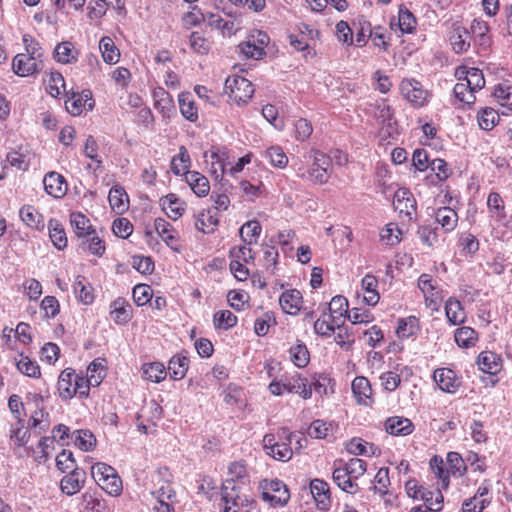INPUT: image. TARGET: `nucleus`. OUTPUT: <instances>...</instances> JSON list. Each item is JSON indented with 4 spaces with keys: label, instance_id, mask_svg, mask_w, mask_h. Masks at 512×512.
Here are the masks:
<instances>
[{
    "label": "nucleus",
    "instance_id": "obj_11",
    "mask_svg": "<svg viewBox=\"0 0 512 512\" xmlns=\"http://www.w3.org/2000/svg\"><path fill=\"white\" fill-rule=\"evenodd\" d=\"M433 379L438 387L446 393L454 394L462 384V379L450 368H437L433 372Z\"/></svg>",
    "mask_w": 512,
    "mask_h": 512
},
{
    "label": "nucleus",
    "instance_id": "obj_58",
    "mask_svg": "<svg viewBox=\"0 0 512 512\" xmlns=\"http://www.w3.org/2000/svg\"><path fill=\"white\" fill-rule=\"evenodd\" d=\"M16 366L20 373L28 377L38 378L41 375L38 363L23 354L16 359Z\"/></svg>",
    "mask_w": 512,
    "mask_h": 512
},
{
    "label": "nucleus",
    "instance_id": "obj_60",
    "mask_svg": "<svg viewBox=\"0 0 512 512\" xmlns=\"http://www.w3.org/2000/svg\"><path fill=\"white\" fill-rule=\"evenodd\" d=\"M402 233L396 223H388L380 232V240L388 246H395L400 243Z\"/></svg>",
    "mask_w": 512,
    "mask_h": 512
},
{
    "label": "nucleus",
    "instance_id": "obj_59",
    "mask_svg": "<svg viewBox=\"0 0 512 512\" xmlns=\"http://www.w3.org/2000/svg\"><path fill=\"white\" fill-rule=\"evenodd\" d=\"M190 166V156L187 149L184 146L179 148V153L175 155L171 160V170L175 175L186 174L187 169Z\"/></svg>",
    "mask_w": 512,
    "mask_h": 512
},
{
    "label": "nucleus",
    "instance_id": "obj_28",
    "mask_svg": "<svg viewBox=\"0 0 512 512\" xmlns=\"http://www.w3.org/2000/svg\"><path fill=\"white\" fill-rule=\"evenodd\" d=\"M332 478L335 484L348 494H356L359 490L356 479L343 470L340 466L334 468Z\"/></svg>",
    "mask_w": 512,
    "mask_h": 512
},
{
    "label": "nucleus",
    "instance_id": "obj_45",
    "mask_svg": "<svg viewBox=\"0 0 512 512\" xmlns=\"http://www.w3.org/2000/svg\"><path fill=\"white\" fill-rule=\"evenodd\" d=\"M49 237L53 245L62 250L67 246V237L63 225L57 219L48 222Z\"/></svg>",
    "mask_w": 512,
    "mask_h": 512
},
{
    "label": "nucleus",
    "instance_id": "obj_23",
    "mask_svg": "<svg viewBox=\"0 0 512 512\" xmlns=\"http://www.w3.org/2000/svg\"><path fill=\"white\" fill-rule=\"evenodd\" d=\"M385 430L392 436H407L413 433L412 421L402 416H392L385 421Z\"/></svg>",
    "mask_w": 512,
    "mask_h": 512
},
{
    "label": "nucleus",
    "instance_id": "obj_29",
    "mask_svg": "<svg viewBox=\"0 0 512 512\" xmlns=\"http://www.w3.org/2000/svg\"><path fill=\"white\" fill-rule=\"evenodd\" d=\"M19 216L23 223L32 229L42 231L45 227L42 214L32 205L22 206L19 210Z\"/></svg>",
    "mask_w": 512,
    "mask_h": 512
},
{
    "label": "nucleus",
    "instance_id": "obj_36",
    "mask_svg": "<svg viewBox=\"0 0 512 512\" xmlns=\"http://www.w3.org/2000/svg\"><path fill=\"white\" fill-rule=\"evenodd\" d=\"M70 223L79 238H86L94 234V229L90 220L81 212H72L70 214Z\"/></svg>",
    "mask_w": 512,
    "mask_h": 512
},
{
    "label": "nucleus",
    "instance_id": "obj_25",
    "mask_svg": "<svg viewBox=\"0 0 512 512\" xmlns=\"http://www.w3.org/2000/svg\"><path fill=\"white\" fill-rule=\"evenodd\" d=\"M154 227L157 234L161 237L163 242L174 251H179L178 236L175 233L173 226L164 218H156Z\"/></svg>",
    "mask_w": 512,
    "mask_h": 512
},
{
    "label": "nucleus",
    "instance_id": "obj_50",
    "mask_svg": "<svg viewBox=\"0 0 512 512\" xmlns=\"http://www.w3.org/2000/svg\"><path fill=\"white\" fill-rule=\"evenodd\" d=\"M289 357L293 364L298 368L306 367L310 361V353L307 346L300 341H297L296 344L290 347Z\"/></svg>",
    "mask_w": 512,
    "mask_h": 512
},
{
    "label": "nucleus",
    "instance_id": "obj_12",
    "mask_svg": "<svg viewBox=\"0 0 512 512\" xmlns=\"http://www.w3.org/2000/svg\"><path fill=\"white\" fill-rule=\"evenodd\" d=\"M355 401L358 405L371 407L374 403L370 381L364 376H357L351 384Z\"/></svg>",
    "mask_w": 512,
    "mask_h": 512
},
{
    "label": "nucleus",
    "instance_id": "obj_49",
    "mask_svg": "<svg viewBox=\"0 0 512 512\" xmlns=\"http://www.w3.org/2000/svg\"><path fill=\"white\" fill-rule=\"evenodd\" d=\"M445 313L452 325H459L465 320V312L459 300L449 298L445 304Z\"/></svg>",
    "mask_w": 512,
    "mask_h": 512
},
{
    "label": "nucleus",
    "instance_id": "obj_4",
    "mask_svg": "<svg viewBox=\"0 0 512 512\" xmlns=\"http://www.w3.org/2000/svg\"><path fill=\"white\" fill-rule=\"evenodd\" d=\"M83 383V375L77 374L72 368L64 369L57 382L60 398L70 400L76 395L79 398H87L86 386Z\"/></svg>",
    "mask_w": 512,
    "mask_h": 512
},
{
    "label": "nucleus",
    "instance_id": "obj_54",
    "mask_svg": "<svg viewBox=\"0 0 512 512\" xmlns=\"http://www.w3.org/2000/svg\"><path fill=\"white\" fill-rule=\"evenodd\" d=\"M477 121L482 130L490 131L498 123L499 114L491 107H484L478 112Z\"/></svg>",
    "mask_w": 512,
    "mask_h": 512
},
{
    "label": "nucleus",
    "instance_id": "obj_42",
    "mask_svg": "<svg viewBox=\"0 0 512 512\" xmlns=\"http://www.w3.org/2000/svg\"><path fill=\"white\" fill-rule=\"evenodd\" d=\"M454 340L460 348H471L476 345L478 334L473 328L463 326L455 330Z\"/></svg>",
    "mask_w": 512,
    "mask_h": 512
},
{
    "label": "nucleus",
    "instance_id": "obj_33",
    "mask_svg": "<svg viewBox=\"0 0 512 512\" xmlns=\"http://www.w3.org/2000/svg\"><path fill=\"white\" fill-rule=\"evenodd\" d=\"M178 103L181 115L190 122L198 120V109L195 106L193 95L190 92H181L178 95Z\"/></svg>",
    "mask_w": 512,
    "mask_h": 512
},
{
    "label": "nucleus",
    "instance_id": "obj_9",
    "mask_svg": "<svg viewBox=\"0 0 512 512\" xmlns=\"http://www.w3.org/2000/svg\"><path fill=\"white\" fill-rule=\"evenodd\" d=\"M221 499L224 503L222 512H240V509L248 501L242 493V487L231 481L225 480L222 485Z\"/></svg>",
    "mask_w": 512,
    "mask_h": 512
},
{
    "label": "nucleus",
    "instance_id": "obj_51",
    "mask_svg": "<svg viewBox=\"0 0 512 512\" xmlns=\"http://www.w3.org/2000/svg\"><path fill=\"white\" fill-rule=\"evenodd\" d=\"M226 480H231L240 486L248 484L249 476L245 462L235 461L230 463L228 466V478Z\"/></svg>",
    "mask_w": 512,
    "mask_h": 512
},
{
    "label": "nucleus",
    "instance_id": "obj_2",
    "mask_svg": "<svg viewBox=\"0 0 512 512\" xmlns=\"http://www.w3.org/2000/svg\"><path fill=\"white\" fill-rule=\"evenodd\" d=\"M298 448H301V437L286 427L278 429L277 434L267 433L263 437V449L273 459L281 462L289 461L293 456L291 443L296 439Z\"/></svg>",
    "mask_w": 512,
    "mask_h": 512
},
{
    "label": "nucleus",
    "instance_id": "obj_53",
    "mask_svg": "<svg viewBox=\"0 0 512 512\" xmlns=\"http://www.w3.org/2000/svg\"><path fill=\"white\" fill-rule=\"evenodd\" d=\"M74 294L83 304H91L94 300L92 293V287L86 282V279L82 276H77L74 284Z\"/></svg>",
    "mask_w": 512,
    "mask_h": 512
},
{
    "label": "nucleus",
    "instance_id": "obj_22",
    "mask_svg": "<svg viewBox=\"0 0 512 512\" xmlns=\"http://www.w3.org/2000/svg\"><path fill=\"white\" fill-rule=\"evenodd\" d=\"M479 370L490 375H497L502 369V358L492 351L481 352L476 361Z\"/></svg>",
    "mask_w": 512,
    "mask_h": 512
},
{
    "label": "nucleus",
    "instance_id": "obj_34",
    "mask_svg": "<svg viewBox=\"0 0 512 512\" xmlns=\"http://www.w3.org/2000/svg\"><path fill=\"white\" fill-rule=\"evenodd\" d=\"M336 430L337 425L334 422L316 419L310 424L308 434L312 438L324 439L334 435Z\"/></svg>",
    "mask_w": 512,
    "mask_h": 512
},
{
    "label": "nucleus",
    "instance_id": "obj_17",
    "mask_svg": "<svg viewBox=\"0 0 512 512\" xmlns=\"http://www.w3.org/2000/svg\"><path fill=\"white\" fill-rule=\"evenodd\" d=\"M152 494L157 499V505L154 506L155 512H174L173 503L176 499V493L170 484H162Z\"/></svg>",
    "mask_w": 512,
    "mask_h": 512
},
{
    "label": "nucleus",
    "instance_id": "obj_20",
    "mask_svg": "<svg viewBox=\"0 0 512 512\" xmlns=\"http://www.w3.org/2000/svg\"><path fill=\"white\" fill-rule=\"evenodd\" d=\"M286 392L298 394L303 399H310L312 397L311 387H308V380L299 373L291 376H283Z\"/></svg>",
    "mask_w": 512,
    "mask_h": 512
},
{
    "label": "nucleus",
    "instance_id": "obj_35",
    "mask_svg": "<svg viewBox=\"0 0 512 512\" xmlns=\"http://www.w3.org/2000/svg\"><path fill=\"white\" fill-rule=\"evenodd\" d=\"M435 220L445 232H451L457 226L458 215L452 208L444 206L436 210Z\"/></svg>",
    "mask_w": 512,
    "mask_h": 512
},
{
    "label": "nucleus",
    "instance_id": "obj_19",
    "mask_svg": "<svg viewBox=\"0 0 512 512\" xmlns=\"http://www.w3.org/2000/svg\"><path fill=\"white\" fill-rule=\"evenodd\" d=\"M154 107L164 118H169L175 111L173 97L163 88L155 87L152 91Z\"/></svg>",
    "mask_w": 512,
    "mask_h": 512
},
{
    "label": "nucleus",
    "instance_id": "obj_8",
    "mask_svg": "<svg viewBox=\"0 0 512 512\" xmlns=\"http://www.w3.org/2000/svg\"><path fill=\"white\" fill-rule=\"evenodd\" d=\"M263 501L273 507H283L290 499V493L285 483L278 479L265 480L261 485Z\"/></svg>",
    "mask_w": 512,
    "mask_h": 512
},
{
    "label": "nucleus",
    "instance_id": "obj_32",
    "mask_svg": "<svg viewBox=\"0 0 512 512\" xmlns=\"http://www.w3.org/2000/svg\"><path fill=\"white\" fill-rule=\"evenodd\" d=\"M219 223V214L213 209L201 211L195 221L197 230L203 233H211Z\"/></svg>",
    "mask_w": 512,
    "mask_h": 512
},
{
    "label": "nucleus",
    "instance_id": "obj_31",
    "mask_svg": "<svg viewBox=\"0 0 512 512\" xmlns=\"http://www.w3.org/2000/svg\"><path fill=\"white\" fill-rule=\"evenodd\" d=\"M186 182L190 186L191 190L198 197H205L210 191L209 180L197 171H188L185 175Z\"/></svg>",
    "mask_w": 512,
    "mask_h": 512
},
{
    "label": "nucleus",
    "instance_id": "obj_37",
    "mask_svg": "<svg viewBox=\"0 0 512 512\" xmlns=\"http://www.w3.org/2000/svg\"><path fill=\"white\" fill-rule=\"evenodd\" d=\"M420 331L419 319L416 316L400 318L397 323L396 334L398 338L407 339L417 335Z\"/></svg>",
    "mask_w": 512,
    "mask_h": 512
},
{
    "label": "nucleus",
    "instance_id": "obj_52",
    "mask_svg": "<svg viewBox=\"0 0 512 512\" xmlns=\"http://www.w3.org/2000/svg\"><path fill=\"white\" fill-rule=\"evenodd\" d=\"M143 376L146 380L159 383L167 376L165 366L160 362L146 363L142 366Z\"/></svg>",
    "mask_w": 512,
    "mask_h": 512
},
{
    "label": "nucleus",
    "instance_id": "obj_27",
    "mask_svg": "<svg viewBox=\"0 0 512 512\" xmlns=\"http://www.w3.org/2000/svg\"><path fill=\"white\" fill-rule=\"evenodd\" d=\"M161 205L167 216L172 220L180 218L186 208V204L176 194L170 193L161 199Z\"/></svg>",
    "mask_w": 512,
    "mask_h": 512
},
{
    "label": "nucleus",
    "instance_id": "obj_6",
    "mask_svg": "<svg viewBox=\"0 0 512 512\" xmlns=\"http://www.w3.org/2000/svg\"><path fill=\"white\" fill-rule=\"evenodd\" d=\"M401 95L414 107L421 108L428 104L430 92L421 82L413 78H405L400 83Z\"/></svg>",
    "mask_w": 512,
    "mask_h": 512
},
{
    "label": "nucleus",
    "instance_id": "obj_26",
    "mask_svg": "<svg viewBox=\"0 0 512 512\" xmlns=\"http://www.w3.org/2000/svg\"><path fill=\"white\" fill-rule=\"evenodd\" d=\"M310 490L318 508L328 509L331 503L329 485L321 479H314L310 483Z\"/></svg>",
    "mask_w": 512,
    "mask_h": 512
},
{
    "label": "nucleus",
    "instance_id": "obj_47",
    "mask_svg": "<svg viewBox=\"0 0 512 512\" xmlns=\"http://www.w3.org/2000/svg\"><path fill=\"white\" fill-rule=\"evenodd\" d=\"M262 227L257 220H251L244 223L240 230V236L242 241L250 246L257 243V240L261 234Z\"/></svg>",
    "mask_w": 512,
    "mask_h": 512
},
{
    "label": "nucleus",
    "instance_id": "obj_14",
    "mask_svg": "<svg viewBox=\"0 0 512 512\" xmlns=\"http://www.w3.org/2000/svg\"><path fill=\"white\" fill-rule=\"evenodd\" d=\"M105 377V360L97 358L87 367V376H83V384L86 386L87 397L89 396L90 387L99 386Z\"/></svg>",
    "mask_w": 512,
    "mask_h": 512
},
{
    "label": "nucleus",
    "instance_id": "obj_24",
    "mask_svg": "<svg viewBox=\"0 0 512 512\" xmlns=\"http://www.w3.org/2000/svg\"><path fill=\"white\" fill-rule=\"evenodd\" d=\"M303 303V297L299 290L297 289H288L284 291L280 298L279 304L282 310L286 314L296 315L301 310Z\"/></svg>",
    "mask_w": 512,
    "mask_h": 512
},
{
    "label": "nucleus",
    "instance_id": "obj_18",
    "mask_svg": "<svg viewBox=\"0 0 512 512\" xmlns=\"http://www.w3.org/2000/svg\"><path fill=\"white\" fill-rule=\"evenodd\" d=\"M110 317L118 325L127 324L133 316L132 305L122 297H118L110 304Z\"/></svg>",
    "mask_w": 512,
    "mask_h": 512
},
{
    "label": "nucleus",
    "instance_id": "obj_41",
    "mask_svg": "<svg viewBox=\"0 0 512 512\" xmlns=\"http://www.w3.org/2000/svg\"><path fill=\"white\" fill-rule=\"evenodd\" d=\"M471 35L465 28H456L450 36V44L455 53H463L470 47Z\"/></svg>",
    "mask_w": 512,
    "mask_h": 512
},
{
    "label": "nucleus",
    "instance_id": "obj_43",
    "mask_svg": "<svg viewBox=\"0 0 512 512\" xmlns=\"http://www.w3.org/2000/svg\"><path fill=\"white\" fill-rule=\"evenodd\" d=\"M429 464L434 475L440 480L441 487L447 489L449 487L451 473L442 457L438 455L433 456Z\"/></svg>",
    "mask_w": 512,
    "mask_h": 512
},
{
    "label": "nucleus",
    "instance_id": "obj_13",
    "mask_svg": "<svg viewBox=\"0 0 512 512\" xmlns=\"http://www.w3.org/2000/svg\"><path fill=\"white\" fill-rule=\"evenodd\" d=\"M42 61H38L24 53L17 54L12 61L14 73L20 77H27L41 71Z\"/></svg>",
    "mask_w": 512,
    "mask_h": 512
},
{
    "label": "nucleus",
    "instance_id": "obj_40",
    "mask_svg": "<svg viewBox=\"0 0 512 512\" xmlns=\"http://www.w3.org/2000/svg\"><path fill=\"white\" fill-rule=\"evenodd\" d=\"M111 208L117 213H123L128 208V195L119 185L113 186L108 195Z\"/></svg>",
    "mask_w": 512,
    "mask_h": 512
},
{
    "label": "nucleus",
    "instance_id": "obj_61",
    "mask_svg": "<svg viewBox=\"0 0 512 512\" xmlns=\"http://www.w3.org/2000/svg\"><path fill=\"white\" fill-rule=\"evenodd\" d=\"M213 324L216 329L228 330L237 324V317L230 310H219L214 313Z\"/></svg>",
    "mask_w": 512,
    "mask_h": 512
},
{
    "label": "nucleus",
    "instance_id": "obj_44",
    "mask_svg": "<svg viewBox=\"0 0 512 512\" xmlns=\"http://www.w3.org/2000/svg\"><path fill=\"white\" fill-rule=\"evenodd\" d=\"M417 20L405 4L398 8V27L402 33L411 34L416 29Z\"/></svg>",
    "mask_w": 512,
    "mask_h": 512
},
{
    "label": "nucleus",
    "instance_id": "obj_46",
    "mask_svg": "<svg viewBox=\"0 0 512 512\" xmlns=\"http://www.w3.org/2000/svg\"><path fill=\"white\" fill-rule=\"evenodd\" d=\"M99 50L104 62L107 64H116L119 61L120 52L112 38L108 36L102 37L99 42Z\"/></svg>",
    "mask_w": 512,
    "mask_h": 512
},
{
    "label": "nucleus",
    "instance_id": "obj_16",
    "mask_svg": "<svg viewBox=\"0 0 512 512\" xmlns=\"http://www.w3.org/2000/svg\"><path fill=\"white\" fill-rule=\"evenodd\" d=\"M45 192L53 198L59 199L66 195L67 183L61 174L55 171L48 172L43 178Z\"/></svg>",
    "mask_w": 512,
    "mask_h": 512
},
{
    "label": "nucleus",
    "instance_id": "obj_5",
    "mask_svg": "<svg viewBox=\"0 0 512 512\" xmlns=\"http://www.w3.org/2000/svg\"><path fill=\"white\" fill-rule=\"evenodd\" d=\"M91 475L95 482L109 495L118 496L123 486L122 480L116 470L106 463H96L91 468Z\"/></svg>",
    "mask_w": 512,
    "mask_h": 512
},
{
    "label": "nucleus",
    "instance_id": "obj_55",
    "mask_svg": "<svg viewBox=\"0 0 512 512\" xmlns=\"http://www.w3.org/2000/svg\"><path fill=\"white\" fill-rule=\"evenodd\" d=\"M16 420V423L13 424L10 429V439L16 446L21 447L28 442L30 432L29 428L25 426V422L22 418Z\"/></svg>",
    "mask_w": 512,
    "mask_h": 512
},
{
    "label": "nucleus",
    "instance_id": "obj_21",
    "mask_svg": "<svg viewBox=\"0 0 512 512\" xmlns=\"http://www.w3.org/2000/svg\"><path fill=\"white\" fill-rule=\"evenodd\" d=\"M66 109L72 115H79L83 109L92 110L94 107V100L90 90H83L80 94H73L66 102Z\"/></svg>",
    "mask_w": 512,
    "mask_h": 512
},
{
    "label": "nucleus",
    "instance_id": "obj_15",
    "mask_svg": "<svg viewBox=\"0 0 512 512\" xmlns=\"http://www.w3.org/2000/svg\"><path fill=\"white\" fill-rule=\"evenodd\" d=\"M86 472L83 469H76L66 474L60 481L61 491L72 496L78 493L85 484Z\"/></svg>",
    "mask_w": 512,
    "mask_h": 512
},
{
    "label": "nucleus",
    "instance_id": "obj_63",
    "mask_svg": "<svg viewBox=\"0 0 512 512\" xmlns=\"http://www.w3.org/2000/svg\"><path fill=\"white\" fill-rule=\"evenodd\" d=\"M240 52L247 59H261L265 55V50L256 44L254 36H250L245 42L239 44Z\"/></svg>",
    "mask_w": 512,
    "mask_h": 512
},
{
    "label": "nucleus",
    "instance_id": "obj_62",
    "mask_svg": "<svg viewBox=\"0 0 512 512\" xmlns=\"http://www.w3.org/2000/svg\"><path fill=\"white\" fill-rule=\"evenodd\" d=\"M74 45L72 42L64 41L59 43L54 49V58L62 64H69L76 61L73 54Z\"/></svg>",
    "mask_w": 512,
    "mask_h": 512
},
{
    "label": "nucleus",
    "instance_id": "obj_38",
    "mask_svg": "<svg viewBox=\"0 0 512 512\" xmlns=\"http://www.w3.org/2000/svg\"><path fill=\"white\" fill-rule=\"evenodd\" d=\"M457 74L459 76L464 75L462 79L465 82V85L470 87V89L475 90V92L481 90L485 86L483 73L478 68H463V70H458Z\"/></svg>",
    "mask_w": 512,
    "mask_h": 512
},
{
    "label": "nucleus",
    "instance_id": "obj_30",
    "mask_svg": "<svg viewBox=\"0 0 512 512\" xmlns=\"http://www.w3.org/2000/svg\"><path fill=\"white\" fill-rule=\"evenodd\" d=\"M361 287L364 292V302L369 306H375L380 299V295L377 290V278L372 274H366L361 280Z\"/></svg>",
    "mask_w": 512,
    "mask_h": 512
},
{
    "label": "nucleus",
    "instance_id": "obj_10",
    "mask_svg": "<svg viewBox=\"0 0 512 512\" xmlns=\"http://www.w3.org/2000/svg\"><path fill=\"white\" fill-rule=\"evenodd\" d=\"M394 209L407 221H412L416 214L417 204L412 193L406 188H399L394 194Z\"/></svg>",
    "mask_w": 512,
    "mask_h": 512
},
{
    "label": "nucleus",
    "instance_id": "obj_57",
    "mask_svg": "<svg viewBox=\"0 0 512 512\" xmlns=\"http://www.w3.org/2000/svg\"><path fill=\"white\" fill-rule=\"evenodd\" d=\"M265 158H267L270 164L278 169H284L288 164V156L284 152L283 148L278 145L271 146L265 151Z\"/></svg>",
    "mask_w": 512,
    "mask_h": 512
},
{
    "label": "nucleus",
    "instance_id": "obj_39",
    "mask_svg": "<svg viewBox=\"0 0 512 512\" xmlns=\"http://www.w3.org/2000/svg\"><path fill=\"white\" fill-rule=\"evenodd\" d=\"M71 442L81 451L88 452L95 447L96 438L89 430H74L71 434Z\"/></svg>",
    "mask_w": 512,
    "mask_h": 512
},
{
    "label": "nucleus",
    "instance_id": "obj_1",
    "mask_svg": "<svg viewBox=\"0 0 512 512\" xmlns=\"http://www.w3.org/2000/svg\"><path fill=\"white\" fill-rule=\"evenodd\" d=\"M301 158L293 159L291 167L297 177L313 184L328 182L332 171V160L324 152L312 149Z\"/></svg>",
    "mask_w": 512,
    "mask_h": 512
},
{
    "label": "nucleus",
    "instance_id": "obj_64",
    "mask_svg": "<svg viewBox=\"0 0 512 512\" xmlns=\"http://www.w3.org/2000/svg\"><path fill=\"white\" fill-rule=\"evenodd\" d=\"M494 98L503 107L512 105V85L508 82L499 83L493 92Z\"/></svg>",
    "mask_w": 512,
    "mask_h": 512
},
{
    "label": "nucleus",
    "instance_id": "obj_56",
    "mask_svg": "<svg viewBox=\"0 0 512 512\" xmlns=\"http://www.w3.org/2000/svg\"><path fill=\"white\" fill-rule=\"evenodd\" d=\"M390 486V477H389V469L387 467H381L374 479L373 485L370 488L374 493L379 494L380 496H385L389 492Z\"/></svg>",
    "mask_w": 512,
    "mask_h": 512
},
{
    "label": "nucleus",
    "instance_id": "obj_3",
    "mask_svg": "<svg viewBox=\"0 0 512 512\" xmlns=\"http://www.w3.org/2000/svg\"><path fill=\"white\" fill-rule=\"evenodd\" d=\"M366 113L372 116L380 125L381 130L388 136L394 137L398 134V123L394 116V109L386 99L376 100L366 107Z\"/></svg>",
    "mask_w": 512,
    "mask_h": 512
},
{
    "label": "nucleus",
    "instance_id": "obj_7",
    "mask_svg": "<svg viewBox=\"0 0 512 512\" xmlns=\"http://www.w3.org/2000/svg\"><path fill=\"white\" fill-rule=\"evenodd\" d=\"M225 92L237 104L247 103L254 94V87L248 79L235 75L226 79Z\"/></svg>",
    "mask_w": 512,
    "mask_h": 512
},
{
    "label": "nucleus",
    "instance_id": "obj_48",
    "mask_svg": "<svg viewBox=\"0 0 512 512\" xmlns=\"http://www.w3.org/2000/svg\"><path fill=\"white\" fill-rule=\"evenodd\" d=\"M189 367V359L184 355L173 356L168 364V372L174 380H181L185 377Z\"/></svg>",
    "mask_w": 512,
    "mask_h": 512
}]
</instances>
